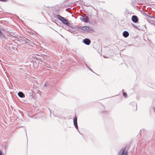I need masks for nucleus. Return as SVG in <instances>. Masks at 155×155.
I'll return each mask as SVG.
<instances>
[{
  "label": "nucleus",
  "mask_w": 155,
  "mask_h": 155,
  "mask_svg": "<svg viewBox=\"0 0 155 155\" xmlns=\"http://www.w3.org/2000/svg\"><path fill=\"white\" fill-rule=\"evenodd\" d=\"M56 16L57 17V18L60 21L62 22L63 23L70 26L69 22L65 18H64L59 15H56Z\"/></svg>",
  "instance_id": "obj_1"
},
{
  "label": "nucleus",
  "mask_w": 155,
  "mask_h": 155,
  "mask_svg": "<svg viewBox=\"0 0 155 155\" xmlns=\"http://www.w3.org/2000/svg\"><path fill=\"white\" fill-rule=\"evenodd\" d=\"M80 19L85 22L87 23L89 21V18L87 16H83L81 15Z\"/></svg>",
  "instance_id": "obj_2"
},
{
  "label": "nucleus",
  "mask_w": 155,
  "mask_h": 155,
  "mask_svg": "<svg viewBox=\"0 0 155 155\" xmlns=\"http://www.w3.org/2000/svg\"><path fill=\"white\" fill-rule=\"evenodd\" d=\"M125 149L123 147L122 148L121 150L119 152L118 155H128V152H126L124 153Z\"/></svg>",
  "instance_id": "obj_3"
},
{
  "label": "nucleus",
  "mask_w": 155,
  "mask_h": 155,
  "mask_svg": "<svg viewBox=\"0 0 155 155\" xmlns=\"http://www.w3.org/2000/svg\"><path fill=\"white\" fill-rule=\"evenodd\" d=\"M90 30H92L91 28L85 26L83 27L82 30L84 31L85 32H89Z\"/></svg>",
  "instance_id": "obj_4"
},
{
  "label": "nucleus",
  "mask_w": 155,
  "mask_h": 155,
  "mask_svg": "<svg viewBox=\"0 0 155 155\" xmlns=\"http://www.w3.org/2000/svg\"><path fill=\"white\" fill-rule=\"evenodd\" d=\"M91 42V40L88 38H85L83 40V42L87 45H89Z\"/></svg>",
  "instance_id": "obj_5"
},
{
  "label": "nucleus",
  "mask_w": 155,
  "mask_h": 155,
  "mask_svg": "<svg viewBox=\"0 0 155 155\" xmlns=\"http://www.w3.org/2000/svg\"><path fill=\"white\" fill-rule=\"evenodd\" d=\"M73 123H74V124L75 127L77 129H78V126L77 124V118L76 116H75L73 119Z\"/></svg>",
  "instance_id": "obj_6"
},
{
  "label": "nucleus",
  "mask_w": 155,
  "mask_h": 155,
  "mask_svg": "<svg viewBox=\"0 0 155 155\" xmlns=\"http://www.w3.org/2000/svg\"><path fill=\"white\" fill-rule=\"evenodd\" d=\"M2 29L0 28V38L2 39L5 38V36L2 32Z\"/></svg>",
  "instance_id": "obj_7"
},
{
  "label": "nucleus",
  "mask_w": 155,
  "mask_h": 155,
  "mask_svg": "<svg viewBox=\"0 0 155 155\" xmlns=\"http://www.w3.org/2000/svg\"><path fill=\"white\" fill-rule=\"evenodd\" d=\"M129 33L127 31H124L123 33V35L125 38L127 37L129 35Z\"/></svg>",
  "instance_id": "obj_8"
},
{
  "label": "nucleus",
  "mask_w": 155,
  "mask_h": 155,
  "mask_svg": "<svg viewBox=\"0 0 155 155\" xmlns=\"http://www.w3.org/2000/svg\"><path fill=\"white\" fill-rule=\"evenodd\" d=\"M18 96L21 98H24L25 97V95L22 92L20 91L18 93Z\"/></svg>",
  "instance_id": "obj_9"
},
{
  "label": "nucleus",
  "mask_w": 155,
  "mask_h": 155,
  "mask_svg": "<svg viewBox=\"0 0 155 155\" xmlns=\"http://www.w3.org/2000/svg\"><path fill=\"white\" fill-rule=\"evenodd\" d=\"M144 27V25H142L141 26H139V27L136 26V29L140 31L143 30Z\"/></svg>",
  "instance_id": "obj_10"
},
{
  "label": "nucleus",
  "mask_w": 155,
  "mask_h": 155,
  "mask_svg": "<svg viewBox=\"0 0 155 155\" xmlns=\"http://www.w3.org/2000/svg\"><path fill=\"white\" fill-rule=\"evenodd\" d=\"M132 20L133 22L136 23V15H134L132 16Z\"/></svg>",
  "instance_id": "obj_11"
},
{
  "label": "nucleus",
  "mask_w": 155,
  "mask_h": 155,
  "mask_svg": "<svg viewBox=\"0 0 155 155\" xmlns=\"http://www.w3.org/2000/svg\"><path fill=\"white\" fill-rule=\"evenodd\" d=\"M147 20L151 24H153L154 23V22L153 20H151L150 19H149L148 18H147Z\"/></svg>",
  "instance_id": "obj_12"
},
{
  "label": "nucleus",
  "mask_w": 155,
  "mask_h": 155,
  "mask_svg": "<svg viewBox=\"0 0 155 155\" xmlns=\"http://www.w3.org/2000/svg\"><path fill=\"white\" fill-rule=\"evenodd\" d=\"M143 14H145V15H146L147 16L149 17L150 18H154L155 19V18H154L153 16H149L147 14V13H143Z\"/></svg>",
  "instance_id": "obj_13"
},
{
  "label": "nucleus",
  "mask_w": 155,
  "mask_h": 155,
  "mask_svg": "<svg viewBox=\"0 0 155 155\" xmlns=\"http://www.w3.org/2000/svg\"><path fill=\"white\" fill-rule=\"evenodd\" d=\"M123 95L125 97H127V94L125 92H123Z\"/></svg>",
  "instance_id": "obj_14"
},
{
  "label": "nucleus",
  "mask_w": 155,
  "mask_h": 155,
  "mask_svg": "<svg viewBox=\"0 0 155 155\" xmlns=\"http://www.w3.org/2000/svg\"><path fill=\"white\" fill-rule=\"evenodd\" d=\"M83 27L78 26L77 27V28L78 29L82 30V28Z\"/></svg>",
  "instance_id": "obj_15"
},
{
  "label": "nucleus",
  "mask_w": 155,
  "mask_h": 155,
  "mask_svg": "<svg viewBox=\"0 0 155 155\" xmlns=\"http://www.w3.org/2000/svg\"><path fill=\"white\" fill-rule=\"evenodd\" d=\"M139 21V18L137 16H136V23H137Z\"/></svg>",
  "instance_id": "obj_16"
},
{
  "label": "nucleus",
  "mask_w": 155,
  "mask_h": 155,
  "mask_svg": "<svg viewBox=\"0 0 155 155\" xmlns=\"http://www.w3.org/2000/svg\"><path fill=\"white\" fill-rule=\"evenodd\" d=\"M132 4L133 6L134 7H135L136 6V4H135V3H133V2H132Z\"/></svg>",
  "instance_id": "obj_17"
},
{
  "label": "nucleus",
  "mask_w": 155,
  "mask_h": 155,
  "mask_svg": "<svg viewBox=\"0 0 155 155\" xmlns=\"http://www.w3.org/2000/svg\"><path fill=\"white\" fill-rule=\"evenodd\" d=\"M88 69L90 71H91L93 72L92 70L91 69V68H90L89 67H88Z\"/></svg>",
  "instance_id": "obj_18"
},
{
  "label": "nucleus",
  "mask_w": 155,
  "mask_h": 155,
  "mask_svg": "<svg viewBox=\"0 0 155 155\" xmlns=\"http://www.w3.org/2000/svg\"><path fill=\"white\" fill-rule=\"evenodd\" d=\"M0 1L5 2L7 1V0H0Z\"/></svg>",
  "instance_id": "obj_19"
},
{
  "label": "nucleus",
  "mask_w": 155,
  "mask_h": 155,
  "mask_svg": "<svg viewBox=\"0 0 155 155\" xmlns=\"http://www.w3.org/2000/svg\"><path fill=\"white\" fill-rule=\"evenodd\" d=\"M147 39L148 40V41H149L150 42V43H151V41L150 40H149L147 38Z\"/></svg>",
  "instance_id": "obj_20"
},
{
  "label": "nucleus",
  "mask_w": 155,
  "mask_h": 155,
  "mask_svg": "<svg viewBox=\"0 0 155 155\" xmlns=\"http://www.w3.org/2000/svg\"><path fill=\"white\" fill-rule=\"evenodd\" d=\"M2 153V151L0 150V155H1Z\"/></svg>",
  "instance_id": "obj_21"
},
{
  "label": "nucleus",
  "mask_w": 155,
  "mask_h": 155,
  "mask_svg": "<svg viewBox=\"0 0 155 155\" xmlns=\"http://www.w3.org/2000/svg\"><path fill=\"white\" fill-rule=\"evenodd\" d=\"M133 103H130V105H132V106H133Z\"/></svg>",
  "instance_id": "obj_22"
},
{
  "label": "nucleus",
  "mask_w": 155,
  "mask_h": 155,
  "mask_svg": "<svg viewBox=\"0 0 155 155\" xmlns=\"http://www.w3.org/2000/svg\"><path fill=\"white\" fill-rule=\"evenodd\" d=\"M153 108L154 111V113H155V108L153 107Z\"/></svg>",
  "instance_id": "obj_23"
},
{
  "label": "nucleus",
  "mask_w": 155,
  "mask_h": 155,
  "mask_svg": "<svg viewBox=\"0 0 155 155\" xmlns=\"http://www.w3.org/2000/svg\"><path fill=\"white\" fill-rule=\"evenodd\" d=\"M44 85H45V86H47V85H46V83L45 84H44Z\"/></svg>",
  "instance_id": "obj_24"
},
{
  "label": "nucleus",
  "mask_w": 155,
  "mask_h": 155,
  "mask_svg": "<svg viewBox=\"0 0 155 155\" xmlns=\"http://www.w3.org/2000/svg\"><path fill=\"white\" fill-rule=\"evenodd\" d=\"M138 37H139V36H136V38H138Z\"/></svg>",
  "instance_id": "obj_25"
},
{
  "label": "nucleus",
  "mask_w": 155,
  "mask_h": 155,
  "mask_svg": "<svg viewBox=\"0 0 155 155\" xmlns=\"http://www.w3.org/2000/svg\"><path fill=\"white\" fill-rule=\"evenodd\" d=\"M86 65L87 67L88 68V67L87 66V64H86Z\"/></svg>",
  "instance_id": "obj_26"
},
{
  "label": "nucleus",
  "mask_w": 155,
  "mask_h": 155,
  "mask_svg": "<svg viewBox=\"0 0 155 155\" xmlns=\"http://www.w3.org/2000/svg\"><path fill=\"white\" fill-rule=\"evenodd\" d=\"M2 155H3V154H2Z\"/></svg>",
  "instance_id": "obj_27"
}]
</instances>
